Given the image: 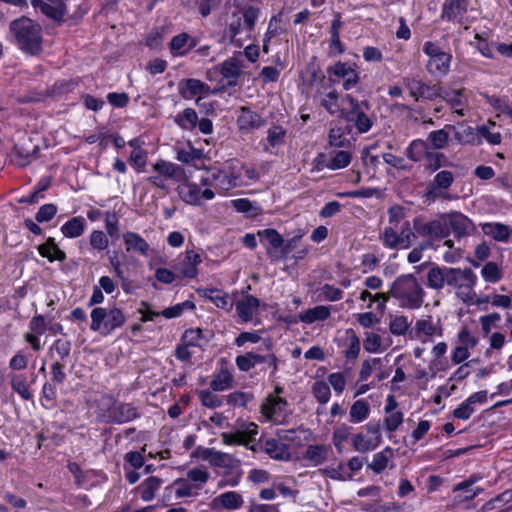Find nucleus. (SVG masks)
I'll list each match as a JSON object with an SVG mask.
<instances>
[{
    "instance_id": "nucleus-34",
    "label": "nucleus",
    "mask_w": 512,
    "mask_h": 512,
    "mask_svg": "<svg viewBox=\"0 0 512 512\" xmlns=\"http://www.w3.org/2000/svg\"><path fill=\"white\" fill-rule=\"evenodd\" d=\"M201 263V256L193 250L186 251L181 264V274L187 278H194L197 275V265Z\"/></svg>"
},
{
    "instance_id": "nucleus-36",
    "label": "nucleus",
    "mask_w": 512,
    "mask_h": 512,
    "mask_svg": "<svg viewBox=\"0 0 512 512\" xmlns=\"http://www.w3.org/2000/svg\"><path fill=\"white\" fill-rule=\"evenodd\" d=\"M38 251L42 257H46L50 261H63L66 259V254L59 249L52 237H49L44 244L40 245Z\"/></svg>"
},
{
    "instance_id": "nucleus-33",
    "label": "nucleus",
    "mask_w": 512,
    "mask_h": 512,
    "mask_svg": "<svg viewBox=\"0 0 512 512\" xmlns=\"http://www.w3.org/2000/svg\"><path fill=\"white\" fill-rule=\"evenodd\" d=\"M328 452L329 448L325 445H309L303 458L309 461L313 466H318L327 460Z\"/></svg>"
},
{
    "instance_id": "nucleus-41",
    "label": "nucleus",
    "mask_w": 512,
    "mask_h": 512,
    "mask_svg": "<svg viewBox=\"0 0 512 512\" xmlns=\"http://www.w3.org/2000/svg\"><path fill=\"white\" fill-rule=\"evenodd\" d=\"M263 360H266L263 358V355L254 352H248L244 355L237 356L235 362L239 370L247 372L257 364L262 363Z\"/></svg>"
},
{
    "instance_id": "nucleus-13",
    "label": "nucleus",
    "mask_w": 512,
    "mask_h": 512,
    "mask_svg": "<svg viewBox=\"0 0 512 512\" xmlns=\"http://www.w3.org/2000/svg\"><path fill=\"white\" fill-rule=\"evenodd\" d=\"M287 406V401L281 397L270 396L266 402L261 405V413L268 420L275 423H281L283 421V412Z\"/></svg>"
},
{
    "instance_id": "nucleus-19",
    "label": "nucleus",
    "mask_w": 512,
    "mask_h": 512,
    "mask_svg": "<svg viewBox=\"0 0 512 512\" xmlns=\"http://www.w3.org/2000/svg\"><path fill=\"white\" fill-rule=\"evenodd\" d=\"M329 71L332 72L335 76L343 79V88L345 90L352 89L359 82L358 73L347 63L339 61L335 63Z\"/></svg>"
},
{
    "instance_id": "nucleus-20",
    "label": "nucleus",
    "mask_w": 512,
    "mask_h": 512,
    "mask_svg": "<svg viewBox=\"0 0 512 512\" xmlns=\"http://www.w3.org/2000/svg\"><path fill=\"white\" fill-rule=\"evenodd\" d=\"M259 305L260 301L258 298L252 295H246L236 302V313L242 321L249 322L253 319Z\"/></svg>"
},
{
    "instance_id": "nucleus-31",
    "label": "nucleus",
    "mask_w": 512,
    "mask_h": 512,
    "mask_svg": "<svg viewBox=\"0 0 512 512\" xmlns=\"http://www.w3.org/2000/svg\"><path fill=\"white\" fill-rule=\"evenodd\" d=\"M258 236L262 243H267L271 247L272 250L268 249V254L271 256L276 255L283 246V238L275 229L260 230Z\"/></svg>"
},
{
    "instance_id": "nucleus-1",
    "label": "nucleus",
    "mask_w": 512,
    "mask_h": 512,
    "mask_svg": "<svg viewBox=\"0 0 512 512\" xmlns=\"http://www.w3.org/2000/svg\"><path fill=\"white\" fill-rule=\"evenodd\" d=\"M10 31L16 43L24 52L37 55L42 51V29L39 24L27 17L11 22Z\"/></svg>"
},
{
    "instance_id": "nucleus-22",
    "label": "nucleus",
    "mask_w": 512,
    "mask_h": 512,
    "mask_svg": "<svg viewBox=\"0 0 512 512\" xmlns=\"http://www.w3.org/2000/svg\"><path fill=\"white\" fill-rule=\"evenodd\" d=\"M452 267L434 266L427 272V285L431 289L441 290L448 284Z\"/></svg>"
},
{
    "instance_id": "nucleus-5",
    "label": "nucleus",
    "mask_w": 512,
    "mask_h": 512,
    "mask_svg": "<svg viewBox=\"0 0 512 512\" xmlns=\"http://www.w3.org/2000/svg\"><path fill=\"white\" fill-rule=\"evenodd\" d=\"M476 283L477 276L470 268H451L447 285L454 289L455 295L463 303L472 300Z\"/></svg>"
},
{
    "instance_id": "nucleus-10",
    "label": "nucleus",
    "mask_w": 512,
    "mask_h": 512,
    "mask_svg": "<svg viewBox=\"0 0 512 512\" xmlns=\"http://www.w3.org/2000/svg\"><path fill=\"white\" fill-rule=\"evenodd\" d=\"M414 337L420 339L422 342L431 340L432 337H441L443 335V327L440 319H434L428 315L425 318L418 319L414 326Z\"/></svg>"
},
{
    "instance_id": "nucleus-35",
    "label": "nucleus",
    "mask_w": 512,
    "mask_h": 512,
    "mask_svg": "<svg viewBox=\"0 0 512 512\" xmlns=\"http://www.w3.org/2000/svg\"><path fill=\"white\" fill-rule=\"evenodd\" d=\"M477 477L472 476L469 479L459 483L454 492H459L458 497L461 500L467 501L475 498L483 489L479 487H474L475 482L477 481Z\"/></svg>"
},
{
    "instance_id": "nucleus-43",
    "label": "nucleus",
    "mask_w": 512,
    "mask_h": 512,
    "mask_svg": "<svg viewBox=\"0 0 512 512\" xmlns=\"http://www.w3.org/2000/svg\"><path fill=\"white\" fill-rule=\"evenodd\" d=\"M481 276L486 282L497 283L503 278V269L498 263L490 261L482 267Z\"/></svg>"
},
{
    "instance_id": "nucleus-11",
    "label": "nucleus",
    "mask_w": 512,
    "mask_h": 512,
    "mask_svg": "<svg viewBox=\"0 0 512 512\" xmlns=\"http://www.w3.org/2000/svg\"><path fill=\"white\" fill-rule=\"evenodd\" d=\"M110 422L124 424L140 417V412L136 406L131 403L116 402L108 410Z\"/></svg>"
},
{
    "instance_id": "nucleus-14",
    "label": "nucleus",
    "mask_w": 512,
    "mask_h": 512,
    "mask_svg": "<svg viewBox=\"0 0 512 512\" xmlns=\"http://www.w3.org/2000/svg\"><path fill=\"white\" fill-rule=\"evenodd\" d=\"M467 0H445L442 6L441 18L447 21L461 23L467 12Z\"/></svg>"
},
{
    "instance_id": "nucleus-40",
    "label": "nucleus",
    "mask_w": 512,
    "mask_h": 512,
    "mask_svg": "<svg viewBox=\"0 0 512 512\" xmlns=\"http://www.w3.org/2000/svg\"><path fill=\"white\" fill-rule=\"evenodd\" d=\"M240 12H233L232 15L226 20L225 36L230 39L231 42L235 41V37L243 30V22Z\"/></svg>"
},
{
    "instance_id": "nucleus-57",
    "label": "nucleus",
    "mask_w": 512,
    "mask_h": 512,
    "mask_svg": "<svg viewBox=\"0 0 512 512\" xmlns=\"http://www.w3.org/2000/svg\"><path fill=\"white\" fill-rule=\"evenodd\" d=\"M328 140L330 146L337 148H344L350 143L341 127L331 128Z\"/></svg>"
},
{
    "instance_id": "nucleus-29",
    "label": "nucleus",
    "mask_w": 512,
    "mask_h": 512,
    "mask_svg": "<svg viewBox=\"0 0 512 512\" xmlns=\"http://www.w3.org/2000/svg\"><path fill=\"white\" fill-rule=\"evenodd\" d=\"M177 192L179 197L188 204H200V187L197 184L190 183L187 180L179 182Z\"/></svg>"
},
{
    "instance_id": "nucleus-21",
    "label": "nucleus",
    "mask_w": 512,
    "mask_h": 512,
    "mask_svg": "<svg viewBox=\"0 0 512 512\" xmlns=\"http://www.w3.org/2000/svg\"><path fill=\"white\" fill-rule=\"evenodd\" d=\"M481 229L486 236L504 243L508 242L512 235V230L508 225L497 222L483 223Z\"/></svg>"
},
{
    "instance_id": "nucleus-26",
    "label": "nucleus",
    "mask_w": 512,
    "mask_h": 512,
    "mask_svg": "<svg viewBox=\"0 0 512 512\" xmlns=\"http://www.w3.org/2000/svg\"><path fill=\"white\" fill-rule=\"evenodd\" d=\"M123 240L127 252H137L142 256L148 255L150 246L138 233L126 232L123 234Z\"/></svg>"
},
{
    "instance_id": "nucleus-7",
    "label": "nucleus",
    "mask_w": 512,
    "mask_h": 512,
    "mask_svg": "<svg viewBox=\"0 0 512 512\" xmlns=\"http://www.w3.org/2000/svg\"><path fill=\"white\" fill-rule=\"evenodd\" d=\"M349 104V109L346 112V120L353 122L359 133L368 132L373 124L371 117L368 115L370 104L368 101H358L351 95H346L344 98Z\"/></svg>"
},
{
    "instance_id": "nucleus-53",
    "label": "nucleus",
    "mask_w": 512,
    "mask_h": 512,
    "mask_svg": "<svg viewBox=\"0 0 512 512\" xmlns=\"http://www.w3.org/2000/svg\"><path fill=\"white\" fill-rule=\"evenodd\" d=\"M11 387L13 391L18 393L24 400H31L33 395L27 385V380L24 375H12Z\"/></svg>"
},
{
    "instance_id": "nucleus-39",
    "label": "nucleus",
    "mask_w": 512,
    "mask_h": 512,
    "mask_svg": "<svg viewBox=\"0 0 512 512\" xmlns=\"http://www.w3.org/2000/svg\"><path fill=\"white\" fill-rule=\"evenodd\" d=\"M175 123L184 130H192L198 122V115L192 108H186L174 118Z\"/></svg>"
},
{
    "instance_id": "nucleus-55",
    "label": "nucleus",
    "mask_w": 512,
    "mask_h": 512,
    "mask_svg": "<svg viewBox=\"0 0 512 512\" xmlns=\"http://www.w3.org/2000/svg\"><path fill=\"white\" fill-rule=\"evenodd\" d=\"M487 102L500 114H505L512 119V103L509 104L505 98L484 95Z\"/></svg>"
},
{
    "instance_id": "nucleus-56",
    "label": "nucleus",
    "mask_w": 512,
    "mask_h": 512,
    "mask_svg": "<svg viewBox=\"0 0 512 512\" xmlns=\"http://www.w3.org/2000/svg\"><path fill=\"white\" fill-rule=\"evenodd\" d=\"M210 474L205 467H196L190 469L187 472V480L195 485H199V489L203 487L204 484L209 480Z\"/></svg>"
},
{
    "instance_id": "nucleus-30",
    "label": "nucleus",
    "mask_w": 512,
    "mask_h": 512,
    "mask_svg": "<svg viewBox=\"0 0 512 512\" xmlns=\"http://www.w3.org/2000/svg\"><path fill=\"white\" fill-rule=\"evenodd\" d=\"M201 295L204 298L209 299L211 302H213L218 308L224 309V310H231L233 307V301L230 299L228 293L211 288V289H203L199 291Z\"/></svg>"
},
{
    "instance_id": "nucleus-58",
    "label": "nucleus",
    "mask_w": 512,
    "mask_h": 512,
    "mask_svg": "<svg viewBox=\"0 0 512 512\" xmlns=\"http://www.w3.org/2000/svg\"><path fill=\"white\" fill-rule=\"evenodd\" d=\"M351 153L345 150H339L332 157L327 168L331 170H337L347 167L351 162Z\"/></svg>"
},
{
    "instance_id": "nucleus-44",
    "label": "nucleus",
    "mask_w": 512,
    "mask_h": 512,
    "mask_svg": "<svg viewBox=\"0 0 512 512\" xmlns=\"http://www.w3.org/2000/svg\"><path fill=\"white\" fill-rule=\"evenodd\" d=\"M407 157L414 162L420 161L423 157H427L428 145L421 139L414 140L410 143L406 150Z\"/></svg>"
},
{
    "instance_id": "nucleus-16",
    "label": "nucleus",
    "mask_w": 512,
    "mask_h": 512,
    "mask_svg": "<svg viewBox=\"0 0 512 512\" xmlns=\"http://www.w3.org/2000/svg\"><path fill=\"white\" fill-rule=\"evenodd\" d=\"M193 455L201 457L203 460L208 461L211 465L215 467H229L233 462L232 455L221 451H217L214 448H203L199 446L193 453Z\"/></svg>"
},
{
    "instance_id": "nucleus-64",
    "label": "nucleus",
    "mask_w": 512,
    "mask_h": 512,
    "mask_svg": "<svg viewBox=\"0 0 512 512\" xmlns=\"http://www.w3.org/2000/svg\"><path fill=\"white\" fill-rule=\"evenodd\" d=\"M338 92L333 89L329 91L324 98L321 99L320 103L330 114H334L338 110Z\"/></svg>"
},
{
    "instance_id": "nucleus-46",
    "label": "nucleus",
    "mask_w": 512,
    "mask_h": 512,
    "mask_svg": "<svg viewBox=\"0 0 512 512\" xmlns=\"http://www.w3.org/2000/svg\"><path fill=\"white\" fill-rule=\"evenodd\" d=\"M175 495L178 498L197 496L199 492V485L191 483L187 479H178L174 483Z\"/></svg>"
},
{
    "instance_id": "nucleus-60",
    "label": "nucleus",
    "mask_w": 512,
    "mask_h": 512,
    "mask_svg": "<svg viewBox=\"0 0 512 512\" xmlns=\"http://www.w3.org/2000/svg\"><path fill=\"white\" fill-rule=\"evenodd\" d=\"M382 367V359L381 358H369L363 361L361 365V369L359 372V378L360 380H367L372 372L376 370L377 368Z\"/></svg>"
},
{
    "instance_id": "nucleus-47",
    "label": "nucleus",
    "mask_w": 512,
    "mask_h": 512,
    "mask_svg": "<svg viewBox=\"0 0 512 512\" xmlns=\"http://www.w3.org/2000/svg\"><path fill=\"white\" fill-rule=\"evenodd\" d=\"M403 83L409 90L410 96L416 101L419 100L420 96L426 95V90H431V87L416 78L406 77L403 79Z\"/></svg>"
},
{
    "instance_id": "nucleus-3",
    "label": "nucleus",
    "mask_w": 512,
    "mask_h": 512,
    "mask_svg": "<svg viewBox=\"0 0 512 512\" xmlns=\"http://www.w3.org/2000/svg\"><path fill=\"white\" fill-rule=\"evenodd\" d=\"M152 170L155 174L149 176L147 182L165 192L169 191L168 180L179 183L188 179V175L182 166L163 159L154 163Z\"/></svg>"
},
{
    "instance_id": "nucleus-51",
    "label": "nucleus",
    "mask_w": 512,
    "mask_h": 512,
    "mask_svg": "<svg viewBox=\"0 0 512 512\" xmlns=\"http://www.w3.org/2000/svg\"><path fill=\"white\" fill-rule=\"evenodd\" d=\"M370 412L368 403L364 400H357L353 403L350 409L351 422L359 423L364 421Z\"/></svg>"
},
{
    "instance_id": "nucleus-38",
    "label": "nucleus",
    "mask_w": 512,
    "mask_h": 512,
    "mask_svg": "<svg viewBox=\"0 0 512 512\" xmlns=\"http://www.w3.org/2000/svg\"><path fill=\"white\" fill-rule=\"evenodd\" d=\"M85 230L84 218L78 216L67 221L62 227V233L68 238H77L83 234Z\"/></svg>"
},
{
    "instance_id": "nucleus-17",
    "label": "nucleus",
    "mask_w": 512,
    "mask_h": 512,
    "mask_svg": "<svg viewBox=\"0 0 512 512\" xmlns=\"http://www.w3.org/2000/svg\"><path fill=\"white\" fill-rule=\"evenodd\" d=\"M445 217L447 219V225L457 238L469 235L474 229L472 221L461 213L454 212L445 215Z\"/></svg>"
},
{
    "instance_id": "nucleus-32",
    "label": "nucleus",
    "mask_w": 512,
    "mask_h": 512,
    "mask_svg": "<svg viewBox=\"0 0 512 512\" xmlns=\"http://www.w3.org/2000/svg\"><path fill=\"white\" fill-rule=\"evenodd\" d=\"M331 312L328 306L319 305L299 314L301 322L306 324H312L316 321H324L329 318Z\"/></svg>"
},
{
    "instance_id": "nucleus-25",
    "label": "nucleus",
    "mask_w": 512,
    "mask_h": 512,
    "mask_svg": "<svg viewBox=\"0 0 512 512\" xmlns=\"http://www.w3.org/2000/svg\"><path fill=\"white\" fill-rule=\"evenodd\" d=\"M196 46V40L187 33H180L170 41V50L174 56L186 55Z\"/></svg>"
},
{
    "instance_id": "nucleus-42",
    "label": "nucleus",
    "mask_w": 512,
    "mask_h": 512,
    "mask_svg": "<svg viewBox=\"0 0 512 512\" xmlns=\"http://www.w3.org/2000/svg\"><path fill=\"white\" fill-rule=\"evenodd\" d=\"M243 19V30L248 34L254 30L256 21L258 20L261 10L258 7L246 6L240 12Z\"/></svg>"
},
{
    "instance_id": "nucleus-4",
    "label": "nucleus",
    "mask_w": 512,
    "mask_h": 512,
    "mask_svg": "<svg viewBox=\"0 0 512 512\" xmlns=\"http://www.w3.org/2000/svg\"><path fill=\"white\" fill-rule=\"evenodd\" d=\"M125 315L119 308L106 309L94 308L91 312V330L98 331L102 335H108L115 329L124 325Z\"/></svg>"
},
{
    "instance_id": "nucleus-62",
    "label": "nucleus",
    "mask_w": 512,
    "mask_h": 512,
    "mask_svg": "<svg viewBox=\"0 0 512 512\" xmlns=\"http://www.w3.org/2000/svg\"><path fill=\"white\" fill-rule=\"evenodd\" d=\"M452 109H457L458 107H464L466 100L463 96L462 90H454L450 92H445L441 96Z\"/></svg>"
},
{
    "instance_id": "nucleus-49",
    "label": "nucleus",
    "mask_w": 512,
    "mask_h": 512,
    "mask_svg": "<svg viewBox=\"0 0 512 512\" xmlns=\"http://www.w3.org/2000/svg\"><path fill=\"white\" fill-rule=\"evenodd\" d=\"M161 480L157 477H149L140 486L141 498L144 501H151L155 497V491L160 487Z\"/></svg>"
},
{
    "instance_id": "nucleus-15",
    "label": "nucleus",
    "mask_w": 512,
    "mask_h": 512,
    "mask_svg": "<svg viewBox=\"0 0 512 512\" xmlns=\"http://www.w3.org/2000/svg\"><path fill=\"white\" fill-rule=\"evenodd\" d=\"M64 1L65 0H32V3L47 17L55 21H62L66 14Z\"/></svg>"
},
{
    "instance_id": "nucleus-12",
    "label": "nucleus",
    "mask_w": 512,
    "mask_h": 512,
    "mask_svg": "<svg viewBox=\"0 0 512 512\" xmlns=\"http://www.w3.org/2000/svg\"><path fill=\"white\" fill-rule=\"evenodd\" d=\"M213 187L219 194H225L237 186L238 174H235L230 168L211 169Z\"/></svg>"
},
{
    "instance_id": "nucleus-28",
    "label": "nucleus",
    "mask_w": 512,
    "mask_h": 512,
    "mask_svg": "<svg viewBox=\"0 0 512 512\" xmlns=\"http://www.w3.org/2000/svg\"><path fill=\"white\" fill-rule=\"evenodd\" d=\"M261 451L275 460H288L290 453L288 447L276 439H268L261 446Z\"/></svg>"
},
{
    "instance_id": "nucleus-24",
    "label": "nucleus",
    "mask_w": 512,
    "mask_h": 512,
    "mask_svg": "<svg viewBox=\"0 0 512 512\" xmlns=\"http://www.w3.org/2000/svg\"><path fill=\"white\" fill-rule=\"evenodd\" d=\"M179 92L183 98L191 99L196 95H208L210 87L198 79L190 78L184 84H179Z\"/></svg>"
},
{
    "instance_id": "nucleus-52",
    "label": "nucleus",
    "mask_w": 512,
    "mask_h": 512,
    "mask_svg": "<svg viewBox=\"0 0 512 512\" xmlns=\"http://www.w3.org/2000/svg\"><path fill=\"white\" fill-rule=\"evenodd\" d=\"M352 446L356 451L366 453L374 450L379 445L373 439L368 438L362 433H358L353 436Z\"/></svg>"
},
{
    "instance_id": "nucleus-54",
    "label": "nucleus",
    "mask_w": 512,
    "mask_h": 512,
    "mask_svg": "<svg viewBox=\"0 0 512 512\" xmlns=\"http://www.w3.org/2000/svg\"><path fill=\"white\" fill-rule=\"evenodd\" d=\"M233 378L227 370H221L210 382L213 391H224L232 387Z\"/></svg>"
},
{
    "instance_id": "nucleus-59",
    "label": "nucleus",
    "mask_w": 512,
    "mask_h": 512,
    "mask_svg": "<svg viewBox=\"0 0 512 512\" xmlns=\"http://www.w3.org/2000/svg\"><path fill=\"white\" fill-rule=\"evenodd\" d=\"M312 393L320 404H326L330 399V387L324 381H316L312 386Z\"/></svg>"
},
{
    "instance_id": "nucleus-48",
    "label": "nucleus",
    "mask_w": 512,
    "mask_h": 512,
    "mask_svg": "<svg viewBox=\"0 0 512 512\" xmlns=\"http://www.w3.org/2000/svg\"><path fill=\"white\" fill-rule=\"evenodd\" d=\"M449 130H455V127L452 125H446L443 129L432 131L428 139L431 141L432 145L436 149L444 148L449 140Z\"/></svg>"
},
{
    "instance_id": "nucleus-50",
    "label": "nucleus",
    "mask_w": 512,
    "mask_h": 512,
    "mask_svg": "<svg viewBox=\"0 0 512 512\" xmlns=\"http://www.w3.org/2000/svg\"><path fill=\"white\" fill-rule=\"evenodd\" d=\"M453 131L455 140L462 145L479 143L477 134L471 126H462Z\"/></svg>"
},
{
    "instance_id": "nucleus-45",
    "label": "nucleus",
    "mask_w": 512,
    "mask_h": 512,
    "mask_svg": "<svg viewBox=\"0 0 512 512\" xmlns=\"http://www.w3.org/2000/svg\"><path fill=\"white\" fill-rule=\"evenodd\" d=\"M221 75L229 79V84H235V80L241 74V66L236 59H228L221 64Z\"/></svg>"
},
{
    "instance_id": "nucleus-61",
    "label": "nucleus",
    "mask_w": 512,
    "mask_h": 512,
    "mask_svg": "<svg viewBox=\"0 0 512 512\" xmlns=\"http://www.w3.org/2000/svg\"><path fill=\"white\" fill-rule=\"evenodd\" d=\"M410 326V322L406 316H396L391 320L389 329L393 335H404Z\"/></svg>"
},
{
    "instance_id": "nucleus-37",
    "label": "nucleus",
    "mask_w": 512,
    "mask_h": 512,
    "mask_svg": "<svg viewBox=\"0 0 512 512\" xmlns=\"http://www.w3.org/2000/svg\"><path fill=\"white\" fill-rule=\"evenodd\" d=\"M392 456L393 450L390 447H386L383 451L373 456L372 462L368 464V468L374 473L380 474L388 467L389 460Z\"/></svg>"
},
{
    "instance_id": "nucleus-18",
    "label": "nucleus",
    "mask_w": 512,
    "mask_h": 512,
    "mask_svg": "<svg viewBox=\"0 0 512 512\" xmlns=\"http://www.w3.org/2000/svg\"><path fill=\"white\" fill-rule=\"evenodd\" d=\"M243 503V497L239 493L235 491H229L213 498L212 501L210 502V506L213 510H235L239 509L243 505Z\"/></svg>"
},
{
    "instance_id": "nucleus-6",
    "label": "nucleus",
    "mask_w": 512,
    "mask_h": 512,
    "mask_svg": "<svg viewBox=\"0 0 512 512\" xmlns=\"http://www.w3.org/2000/svg\"><path fill=\"white\" fill-rule=\"evenodd\" d=\"M386 227L381 235L383 244L390 249H408L416 239L415 232L408 221H404L399 227Z\"/></svg>"
},
{
    "instance_id": "nucleus-9",
    "label": "nucleus",
    "mask_w": 512,
    "mask_h": 512,
    "mask_svg": "<svg viewBox=\"0 0 512 512\" xmlns=\"http://www.w3.org/2000/svg\"><path fill=\"white\" fill-rule=\"evenodd\" d=\"M455 175L449 170L439 171L433 180L427 185L425 197L428 200L434 201L437 198L450 199L444 192L448 190L454 183Z\"/></svg>"
},
{
    "instance_id": "nucleus-8",
    "label": "nucleus",
    "mask_w": 512,
    "mask_h": 512,
    "mask_svg": "<svg viewBox=\"0 0 512 512\" xmlns=\"http://www.w3.org/2000/svg\"><path fill=\"white\" fill-rule=\"evenodd\" d=\"M414 229L421 236L428 238L427 241L445 239L450 234V228L447 225L445 215L439 219L421 222L418 219L414 220Z\"/></svg>"
},
{
    "instance_id": "nucleus-27",
    "label": "nucleus",
    "mask_w": 512,
    "mask_h": 512,
    "mask_svg": "<svg viewBox=\"0 0 512 512\" xmlns=\"http://www.w3.org/2000/svg\"><path fill=\"white\" fill-rule=\"evenodd\" d=\"M452 56L442 51L437 56L429 59L426 65L427 71L432 75H446L450 68Z\"/></svg>"
},
{
    "instance_id": "nucleus-63",
    "label": "nucleus",
    "mask_w": 512,
    "mask_h": 512,
    "mask_svg": "<svg viewBox=\"0 0 512 512\" xmlns=\"http://www.w3.org/2000/svg\"><path fill=\"white\" fill-rule=\"evenodd\" d=\"M381 342L382 339L380 335L373 332H367L363 341V347L365 351L369 353H376L381 350Z\"/></svg>"
},
{
    "instance_id": "nucleus-2",
    "label": "nucleus",
    "mask_w": 512,
    "mask_h": 512,
    "mask_svg": "<svg viewBox=\"0 0 512 512\" xmlns=\"http://www.w3.org/2000/svg\"><path fill=\"white\" fill-rule=\"evenodd\" d=\"M390 295L399 306L407 309H418L424 303L425 291L412 274L398 277L390 288Z\"/></svg>"
},
{
    "instance_id": "nucleus-23",
    "label": "nucleus",
    "mask_w": 512,
    "mask_h": 512,
    "mask_svg": "<svg viewBox=\"0 0 512 512\" xmlns=\"http://www.w3.org/2000/svg\"><path fill=\"white\" fill-rule=\"evenodd\" d=\"M237 124L240 130H252L261 127L264 124L261 116L248 107H241L237 118Z\"/></svg>"
}]
</instances>
